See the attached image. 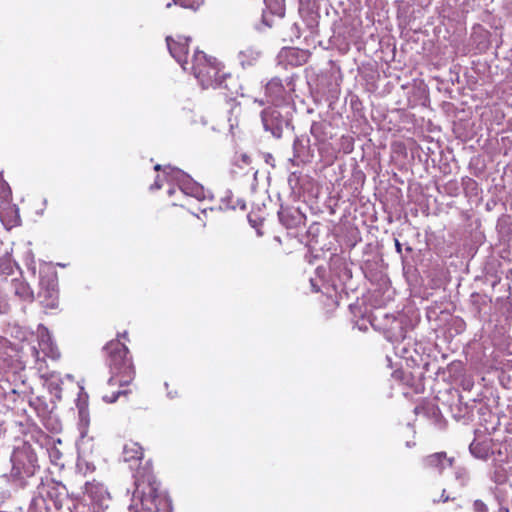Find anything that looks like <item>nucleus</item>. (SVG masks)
<instances>
[{
    "label": "nucleus",
    "mask_w": 512,
    "mask_h": 512,
    "mask_svg": "<svg viewBox=\"0 0 512 512\" xmlns=\"http://www.w3.org/2000/svg\"><path fill=\"white\" fill-rule=\"evenodd\" d=\"M395 248H396V251H397L398 253H401V252H402V246H401V243H400L397 239H395Z\"/></svg>",
    "instance_id": "obj_30"
},
{
    "label": "nucleus",
    "mask_w": 512,
    "mask_h": 512,
    "mask_svg": "<svg viewBox=\"0 0 512 512\" xmlns=\"http://www.w3.org/2000/svg\"><path fill=\"white\" fill-rule=\"evenodd\" d=\"M164 168H165V166H162V165H160V164H157V165H155V167H154V169H155L156 171H159V170H161V169H163V170H164Z\"/></svg>",
    "instance_id": "obj_33"
},
{
    "label": "nucleus",
    "mask_w": 512,
    "mask_h": 512,
    "mask_svg": "<svg viewBox=\"0 0 512 512\" xmlns=\"http://www.w3.org/2000/svg\"><path fill=\"white\" fill-rule=\"evenodd\" d=\"M473 511L474 512H488V507L481 500H475L473 503Z\"/></svg>",
    "instance_id": "obj_24"
},
{
    "label": "nucleus",
    "mask_w": 512,
    "mask_h": 512,
    "mask_svg": "<svg viewBox=\"0 0 512 512\" xmlns=\"http://www.w3.org/2000/svg\"><path fill=\"white\" fill-rule=\"evenodd\" d=\"M266 6L272 11V13L283 16L284 15V4L283 0H264Z\"/></svg>",
    "instance_id": "obj_21"
},
{
    "label": "nucleus",
    "mask_w": 512,
    "mask_h": 512,
    "mask_svg": "<svg viewBox=\"0 0 512 512\" xmlns=\"http://www.w3.org/2000/svg\"><path fill=\"white\" fill-rule=\"evenodd\" d=\"M76 467L78 472L83 475H86L87 473L92 472L95 469V466L93 464L88 463L84 459H78Z\"/></svg>",
    "instance_id": "obj_23"
},
{
    "label": "nucleus",
    "mask_w": 512,
    "mask_h": 512,
    "mask_svg": "<svg viewBox=\"0 0 512 512\" xmlns=\"http://www.w3.org/2000/svg\"><path fill=\"white\" fill-rule=\"evenodd\" d=\"M39 348L43 354L53 360L60 357V352L54 344L52 337L47 328L41 326L38 328Z\"/></svg>",
    "instance_id": "obj_10"
},
{
    "label": "nucleus",
    "mask_w": 512,
    "mask_h": 512,
    "mask_svg": "<svg viewBox=\"0 0 512 512\" xmlns=\"http://www.w3.org/2000/svg\"><path fill=\"white\" fill-rule=\"evenodd\" d=\"M38 496L34 498L35 504L42 501L48 512L54 508L56 512H71L67 490L64 485L49 480L37 488Z\"/></svg>",
    "instance_id": "obj_3"
},
{
    "label": "nucleus",
    "mask_w": 512,
    "mask_h": 512,
    "mask_svg": "<svg viewBox=\"0 0 512 512\" xmlns=\"http://www.w3.org/2000/svg\"><path fill=\"white\" fill-rule=\"evenodd\" d=\"M266 94L272 102L284 100L285 88L279 78L271 79L266 85Z\"/></svg>",
    "instance_id": "obj_14"
},
{
    "label": "nucleus",
    "mask_w": 512,
    "mask_h": 512,
    "mask_svg": "<svg viewBox=\"0 0 512 512\" xmlns=\"http://www.w3.org/2000/svg\"><path fill=\"white\" fill-rule=\"evenodd\" d=\"M121 394H126V391H117L113 393L111 396L105 395L103 396V400L107 403H114Z\"/></svg>",
    "instance_id": "obj_26"
},
{
    "label": "nucleus",
    "mask_w": 512,
    "mask_h": 512,
    "mask_svg": "<svg viewBox=\"0 0 512 512\" xmlns=\"http://www.w3.org/2000/svg\"><path fill=\"white\" fill-rule=\"evenodd\" d=\"M161 187H162V183H161L160 176H157L154 183L150 186V189L157 190V189H160Z\"/></svg>",
    "instance_id": "obj_28"
},
{
    "label": "nucleus",
    "mask_w": 512,
    "mask_h": 512,
    "mask_svg": "<svg viewBox=\"0 0 512 512\" xmlns=\"http://www.w3.org/2000/svg\"><path fill=\"white\" fill-rule=\"evenodd\" d=\"M164 177L168 183H175L183 194L194 197L197 200L205 199L204 188L184 171L170 165H165Z\"/></svg>",
    "instance_id": "obj_5"
},
{
    "label": "nucleus",
    "mask_w": 512,
    "mask_h": 512,
    "mask_svg": "<svg viewBox=\"0 0 512 512\" xmlns=\"http://www.w3.org/2000/svg\"><path fill=\"white\" fill-rule=\"evenodd\" d=\"M469 451L475 458L484 460V461H486L491 454V448H490L489 443L479 442L476 440H474L469 445Z\"/></svg>",
    "instance_id": "obj_18"
},
{
    "label": "nucleus",
    "mask_w": 512,
    "mask_h": 512,
    "mask_svg": "<svg viewBox=\"0 0 512 512\" xmlns=\"http://www.w3.org/2000/svg\"><path fill=\"white\" fill-rule=\"evenodd\" d=\"M278 216L281 223L285 225L287 228L297 226L301 220V214L297 210L292 211L290 209H281L278 212Z\"/></svg>",
    "instance_id": "obj_17"
},
{
    "label": "nucleus",
    "mask_w": 512,
    "mask_h": 512,
    "mask_svg": "<svg viewBox=\"0 0 512 512\" xmlns=\"http://www.w3.org/2000/svg\"><path fill=\"white\" fill-rule=\"evenodd\" d=\"M175 188L174 187H171L169 190H168V195L169 196H172L174 193H175Z\"/></svg>",
    "instance_id": "obj_34"
},
{
    "label": "nucleus",
    "mask_w": 512,
    "mask_h": 512,
    "mask_svg": "<svg viewBox=\"0 0 512 512\" xmlns=\"http://www.w3.org/2000/svg\"><path fill=\"white\" fill-rule=\"evenodd\" d=\"M189 38L185 36L166 37V43L171 56L180 64L183 70H187V54L189 49Z\"/></svg>",
    "instance_id": "obj_8"
},
{
    "label": "nucleus",
    "mask_w": 512,
    "mask_h": 512,
    "mask_svg": "<svg viewBox=\"0 0 512 512\" xmlns=\"http://www.w3.org/2000/svg\"><path fill=\"white\" fill-rule=\"evenodd\" d=\"M490 479L496 484H503L508 479V471L502 461L494 460L491 464Z\"/></svg>",
    "instance_id": "obj_15"
},
{
    "label": "nucleus",
    "mask_w": 512,
    "mask_h": 512,
    "mask_svg": "<svg viewBox=\"0 0 512 512\" xmlns=\"http://www.w3.org/2000/svg\"><path fill=\"white\" fill-rule=\"evenodd\" d=\"M11 463V475L18 480L32 477L38 469L36 453L26 443L14 449Z\"/></svg>",
    "instance_id": "obj_4"
},
{
    "label": "nucleus",
    "mask_w": 512,
    "mask_h": 512,
    "mask_svg": "<svg viewBox=\"0 0 512 512\" xmlns=\"http://www.w3.org/2000/svg\"><path fill=\"white\" fill-rule=\"evenodd\" d=\"M241 160L243 163H245L246 165H248L250 163V157L246 154H242L241 155Z\"/></svg>",
    "instance_id": "obj_29"
},
{
    "label": "nucleus",
    "mask_w": 512,
    "mask_h": 512,
    "mask_svg": "<svg viewBox=\"0 0 512 512\" xmlns=\"http://www.w3.org/2000/svg\"><path fill=\"white\" fill-rule=\"evenodd\" d=\"M394 323L399 328V332L395 333L392 336V338L395 339V340L403 339L405 336H404V331H403L402 323L400 321L396 320V319L394 320Z\"/></svg>",
    "instance_id": "obj_27"
},
{
    "label": "nucleus",
    "mask_w": 512,
    "mask_h": 512,
    "mask_svg": "<svg viewBox=\"0 0 512 512\" xmlns=\"http://www.w3.org/2000/svg\"><path fill=\"white\" fill-rule=\"evenodd\" d=\"M11 289L15 296L20 300L26 302H32L34 300V293L30 285L22 279H13L10 282Z\"/></svg>",
    "instance_id": "obj_13"
},
{
    "label": "nucleus",
    "mask_w": 512,
    "mask_h": 512,
    "mask_svg": "<svg viewBox=\"0 0 512 512\" xmlns=\"http://www.w3.org/2000/svg\"><path fill=\"white\" fill-rule=\"evenodd\" d=\"M174 4L186 9L196 10L202 4V0H173Z\"/></svg>",
    "instance_id": "obj_22"
},
{
    "label": "nucleus",
    "mask_w": 512,
    "mask_h": 512,
    "mask_svg": "<svg viewBox=\"0 0 512 512\" xmlns=\"http://www.w3.org/2000/svg\"><path fill=\"white\" fill-rule=\"evenodd\" d=\"M423 464L426 468L435 469L441 473L445 468L452 465V459L448 458L445 452H437L425 457Z\"/></svg>",
    "instance_id": "obj_11"
},
{
    "label": "nucleus",
    "mask_w": 512,
    "mask_h": 512,
    "mask_svg": "<svg viewBox=\"0 0 512 512\" xmlns=\"http://www.w3.org/2000/svg\"><path fill=\"white\" fill-rule=\"evenodd\" d=\"M38 299L45 309H57L59 306L58 283L53 272H40Z\"/></svg>",
    "instance_id": "obj_6"
},
{
    "label": "nucleus",
    "mask_w": 512,
    "mask_h": 512,
    "mask_svg": "<svg viewBox=\"0 0 512 512\" xmlns=\"http://www.w3.org/2000/svg\"><path fill=\"white\" fill-rule=\"evenodd\" d=\"M15 263L11 260L9 256H4L0 258V274L2 275H11L15 269Z\"/></svg>",
    "instance_id": "obj_20"
},
{
    "label": "nucleus",
    "mask_w": 512,
    "mask_h": 512,
    "mask_svg": "<svg viewBox=\"0 0 512 512\" xmlns=\"http://www.w3.org/2000/svg\"><path fill=\"white\" fill-rule=\"evenodd\" d=\"M260 51L253 48L248 47L244 50H241L238 54V60L243 68L254 65L258 59L260 58Z\"/></svg>",
    "instance_id": "obj_16"
},
{
    "label": "nucleus",
    "mask_w": 512,
    "mask_h": 512,
    "mask_svg": "<svg viewBox=\"0 0 512 512\" xmlns=\"http://www.w3.org/2000/svg\"><path fill=\"white\" fill-rule=\"evenodd\" d=\"M8 311V304L4 303L0 305V313H6Z\"/></svg>",
    "instance_id": "obj_31"
},
{
    "label": "nucleus",
    "mask_w": 512,
    "mask_h": 512,
    "mask_svg": "<svg viewBox=\"0 0 512 512\" xmlns=\"http://www.w3.org/2000/svg\"><path fill=\"white\" fill-rule=\"evenodd\" d=\"M456 477L457 479L461 480L462 485H466L469 480L468 473L465 469L458 470L456 472Z\"/></svg>",
    "instance_id": "obj_25"
},
{
    "label": "nucleus",
    "mask_w": 512,
    "mask_h": 512,
    "mask_svg": "<svg viewBox=\"0 0 512 512\" xmlns=\"http://www.w3.org/2000/svg\"><path fill=\"white\" fill-rule=\"evenodd\" d=\"M84 492L87 494L92 500L99 501L103 495L106 493L104 486L95 481H87L84 485Z\"/></svg>",
    "instance_id": "obj_19"
},
{
    "label": "nucleus",
    "mask_w": 512,
    "mask_h": 512,
    "mask_svg": "<svg viewBox=\"0 0 512 512\" xmlns=\"http://www.w3.org/2000/svg\"><path fill=\"white\" fill-rule=\"evenodd\" d=\"M191 70L200 85L204 88H227L226 79L230 74L224 71L223 65L202 51H195Z\"/></svg>",
    "instance_id": "obj_2"
},
{
    "label": "nucleus",
    "mask_w": 512,
    "mask_h": 512,
    "mask_svg": "<svg viewBox=\"0 0 512 512\" xmlns=\"http://www.w3.org/2000/svg\"><path fill=\"white\" fill-rule=\"evenodd\" d=\"M441 499L443 502H447L449 497L445 495V490L442 491Z\"/></svg>",
    "instance_id": "obj_32"
},
{
    "label": "nucleus",
    "mask_w": 512,
    "mask_h": 512,
    "mask_svg": "<svg viewBox=\"0 0 512 512\" xmlns=\"http://www.w3.org/2000/svg\"><path fill=\"white\" fill-rule=\"evenodd\" d=\"M143 457L142 447L133 441H129L124 444L122 450V459L126 463H130V467L133 468L134 464H137Z\"/></svg>",
    "instance_id": "obj_12"
},
{
    "label": "nucleus",
    "mask_w": 512,
    "mask_h": 512,
    "mask_svg": "<svg viewBox=\"0 0 512 512\" xmlns=\"http://www.w3.org/2000/svg\"><path fill=\"white\" fill-rule=\"evenodd\" d=\"M103 350L106 353V363L111 373L108 384L128 385L134 377L132 362L128 357V348L115 339L109 341Z\"/></svg>",
    "instance_id": "obj_1"
},
{
    "label": "nucleus",
    "mask_w": 512,
    "mask_h": 512,
    "mask_svg": "<svg viewBox=\"0 0 512 512\" xmlns=\"http://www.w3.org/2000/svg\"><path fill=\"white\" fill-rule=\"evenodd\" d=\"M261 119L266 131H270L275 138H281L284 127L288 126L287 120L280 111L274 107L264 109Z\"/></svg>",
    "instance_id": "obj_7"
},
{
    "label": "nucleus",
    "mask_w": 512,
    "mask_h": 512,
    "mask_svg": "<svg viewBox=\"0 0 512 512\" xmlns=\"http://www.w3.org/2000/svg\"><path fill=\"white\" fill-rule=\"evenodd\" d=\"M311 157L309 139L296 137L293 142V158L290 159V162L299 166L302 163L309 162Z\"/></svg>",
    "instance_id": "obj_9"
}]
</instances>
